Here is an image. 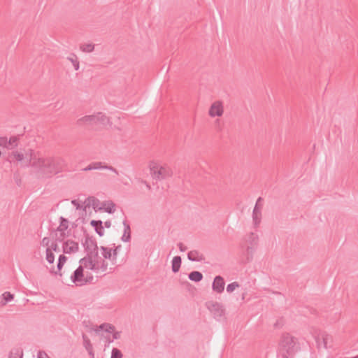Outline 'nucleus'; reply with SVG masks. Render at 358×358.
I'll return each mask as SVG.
<instances>
[{"instance_id": "nucleus-10", "label": "nucleus", "mask_w": 358, "mask_h": 358, "mask_svg": "<svg viewBox=\"0 0 358 358\" xmlns=\"http://www.w3.org/2000/svg\"><path fill=\"white\" fill-rule=\"evenodd\" d=\"M69 227V221L64 217H59V225L57 228V231L60 232V236L56 239V241L62 242L66 236L65 231Z\"/></svg>"}, {"instance_id": "nucleus-12", "label": "nucleus", "mask_w": 358, "mask_h": 358, "mask_svg": "<svg viewBox=\"0 0 358 358\" xmlns=\"http://www.w3.org/2000/svg\"><path fill=\"white\" fill-rule=\"evenodd\" d=\"M224 285L225 282L224 278L221 275H217L215 277L213 282V290L218 294H220L224 292Z\"/></svg>"}, {"instance_id": "nucleus-41", "label": "nucleus", "mask_w": 358, "mask_h": 358, "mask_svg": "<svg viewBox=\"0 0 358 358\" xmlns=\"http://www.w3.org/2000/svg\"><path fill=\"white\" fill-rule=\"evenodd\" d=\"M50 249H51L52 252V251L57 252L59 250L58 245L56 242L52 243Z\"/></svg>"}, {"instance_id": "nucleus-13", "label": "nucleus", "mask_w": 358, "mask_h": 358, "mask_svg": "<svg viewBox=\"0 0 358 358\" xmlns=\"http://www.w3.org/2000/svg\"><path fill=\"white\" fill-rule=\"evenodd\" d=\"M98 210H104L112 214L115 211V204L112 201H105L102 202L101 206L98 208Z\"/></svg>"}, {"instance_id": "nucleus-26", "label": "nucleus", "mask_w": 358, "mask_h": 358, "mask_svg": "<svg viewBox=\"0 0 358 358\" xmlns=\"http://www.w3.org/2000/svg\"><path fill=\"white\" fill-rule=\"evenodd\" d=\"M98 250H88L85 251L87 259L92 262V259H99Z\"/></svg>"}, {"instance_id": "nucleus-16", "label": "nucleus", "mask_w": 358, "mask_h": 358, "mask_svg": "<svg viewBox=\"0 0 358 358\" xmlns=\"http://www.w3.org/2000/svg\"><path fill=\"white\" fill-rule=\"evenodd\" d=\"M124 225V234L121 238V240L124 242H129L131 240V228L130 225L127 223V220L123 222Z\"/></svg>"}, {"instance_id": "nucleus-28", "label": "nucleus", "mask_w": 358, "mask_h": 358, "mask_svg": "<svg viewBox=\"0 0 358 358\" xmlns=\"http://www.w3.org/2000/svg\"><path fill=\"white\" fill-rule=\"evenodd\" d=\"M83 345L86 350H91L93 348V346L90 342V338L87 337V336L85 334H83Z\"/></svg>"}, {"instance_id": "nucleus-4", "label": "nucleus", "mask_w": 358, "mask_h": 358, "mask_svg": "<svg viewBox=\"0 0 358 358\" xmlns=\"http://www.w3.org/2000/svg\"><path fill=\"white\" fill-rule=\"evenodd\" d=\"M78 124L86 123L92 126H106L110 123V118L104 113L99 112L91 115H85L78 120Z\"/></svg>"}, {"instance_id": "nucleus-37", "label": "nucleus", "mask_w": 358, "mask_h": 358, "mask_svg": "<svg viewBox=\"0 0 358 358\" xmlns=\"http://www.w3.org/2000/svg\"><path fill=\"white\" fill-rule=\"evenodd\" d=\"M121 248V245L116 246L114 249H112V258L116 259L117 256L118 250Z\"/></svg>"}, {"instance_id": "nucleus-8", "label": "nucleus", "mask_w": 358, "mask_h": 358, "mask_svg": "<svg viewBox=\"0 0 358 358\" xmlns=\"http://www.w3.org/2000/svg\"><path fill=\"white\" fill-rule=\"evenodd\" d=\"M62 250L64 254L76 253L79 250L78 243L71 239L63 242Z\"/></svg>"}, {"instance_id": "nucleus-39", "label": "nucleus", "mask_w": 358, "mask_h": 358, "mask_svg": "<svg viewBox=\"0 0 358 358\" xmlns=\"http://www.w3.org/2000/svg\"><path fill=\"white\" fill-rule=\"evenodd\" d=\"M0 146L8 148V139L6 137H0Z\"/></svg>"}, {"instance_id": "nucleus-18", "label": "nucleus", "mask_w": 358, "mask_h": 358, "mask_svg": "<svg viewBox=\"0 0 358 358\" xmlns=\"http://www.w3.org/2000/svg\"><path fill=\"white\" fill-rule=\"evenodd\" d=\"M86 202L87 203L85 208L92 206L94 210H95L96 211L98 210V208H99V206L100 204V201L97 198L94 196H89L86 199L85 203Z\"/></svg>"}, {"instance_id": "nucleus-1", "label": "nucleus", "mask_w": 358, "mask_h": 358, "mask_svg": "<svg viewBox=\"0 0 358 358\" xmlns=\"http://www.w3.org/2000/svg\"><path fill=\"white\" fill-rule=\"evenodd\" d=\"M30 151L31 157L25 166H31L38 178H50L62 172L66 165L64 160L60 157H33V150Z\"/></svg>"}, {"instance_id": "nucleus-24", "label": "nucleus", "mask_w": 358, "mask_h": 358, "mask_svg": "<svg viewBox=\"0 0 358 358\" xmlns=\"http://www.w3.org/2000/svg\"><path fill=\"white\" fill-rule=\"evenodd\" d=\"M95 266L96 271H106L108 268V263L104 259H96Z\"/></svg>"}, {"instance_id": "nucleus-53", "label": "nucleus", "mask_w": 358, "mask_h": 358, "mask_svg": "<svg viewBox=\"0 0 358 358\" xmlns=\"http://www.w3.org/2000/svg\"><path fill=\"white\" fill-rule=\"evenodd\" d=\"M113 340H114L113 338L112 340L108 339V343L113 342Z\"/></svg>"}, {"instance_id": "nucleus-15", "label": "nucleus", "mask_w": 358, "mask_h": 358, "mask_svg": "<svg viewBox=\"0 0 358 358\" xmlns=\"http://www.w3.org/2000/svg\"><path fill=\"white\" fill-rule=\"evenodd\" d=\"M92 227L94 228L95 231L100 236H102L104 234V229L103 227V222L101 220H92L90 222Z\"/></svg>"}, {"instance_id": "nucleus-40", "label": "nucleus", "mask_w": 358, "mask_h": 358, "mask_svg": "<svg viewBox=\"0 0 358 358\" xmlns=\"http://www.w3.org/2000/svg\"><path fill=\"white\" fill-rule=\"evenodd\" d=\"M66 260H67V257L64 255H61L59 257L58 262L64 264Z\"/></svg>"}, {"instance_id": "nucleus-30", "label": "nucleus", "mask_w": 358, "mask_h": 358, "mask_svg": "<svg viewBox=\"0 0 358 358\" xmlns=\"http://www.w3.org/2000/svg\"><path fill=\"white\" fill-rule=\"evenodd\" d=\"M67 59L72 63L76 71L79 69V61L75 54H72V57H69Z\"/></svg>"}, {"instance_id": "nucleus-35", "label": "nucleus", "mask_w": 358, "mask_h": 358, "mask_svg": "<svg viewBox=\"0 0 358 358\" xmlns=\"http://www.w3.org/2000/svg\"><path fill=\"white\" fill-rule=\"evenodd\" d=\"M13 155L17 161H22L24 159V155L18 152L17 151L13 152Z\"/></svg>"}, {"instance_id": "nucleus-20", "label": "nucleus", "mask_w": 358, "mask_h": 358, "mask_svg": "<svg viewBox=\"0 0 358 358\" xmlns=\"http://www.w3.org/2000/svg\"><path fill=\"white\" fill-rule=\"evenodd\" d=\"M261 216H262L261 209L259 208V206H257V204H256L253 209V212H252V219H253L255 225H257L260 223Z\"/></svg>"}, {"instance_id": "nucleus-47", "label": "nucleus", "mask_w": 358, "mask_h": 358, "mask_svg": "<svg viewBox=\"0 0 358 358\" xmlns=\"http://www.w3.org/2000/svg\"><path fill=\"white\" fill-rule=\"evenodd\" d=\"M72 203H73V205H74L76 207L77 209H79L81 208L80 203L76 200H73Z\"/></svg>"}, {"instance_id": "nucleus-50", "label": "nucleus", "mask_w": 358, "mask_h": 358, "mask_svg": "<svg viewBox=\"0 0 358 358\" xmlns=\"http://www.w3.org/2000/svg\"><path fill=\"white\" fill-rule=\"evenodd\" d=\"M104 226L106 228H109L111 226V222L110 220H107L104 222Z\"/></svg>"}, {"instance_id": "nucleus-17", "label": "nucleus", "mask_w": 358, "mask_h": 358, "mask_svg": "<svg viewBox=\"0 0 358 358\" xmlns=\"http://www.w3.org/2000/svg\"><path fill=\"white\" fill-rule=\"evenodd\" d=\"M95 262L96 259H92V262H90V261H89L85 257L80 259L79 261L80 265L84 266V268H88L92 271H96Z\"/></svg>"}, {"instance_id": "nucleus-3", "label": "nucleus", "mask_w": 358, "mask_h": 358, "mask_svg": "<svg viewBox=\"0 0 358 358\" xmlns=\"http://www.w3.org/2000/svg\"><path fill=\"white\" fill-rule=\"evenodd\" d=\"M149 167L153 179L162 180L173 176L172 169L167 165L160 166L154 162H150Z\"/></svg>"}, {"instance_id": "nucleus-27", "label": "nucleus", "mask_w": 358, "mask_h": 358, "mask_svg": "<svg viewBox=\"0 0 358 358\" xmlns=\"http://www.w3.org/2000/svg\"><path fill=\"white\" fill-rule=\"evenodd\" d=\"M3 301L1 302V306H5L8 302L12 301L14 298V295L10 292H5L2 294Z\"/></svg>"}, {"instance_id": "nucleus-43", "label": "nucleus", "mask_w": 358, "mask_h": 358, "mask_svg": "<svg viewBox=\"0 0 358 358\" xmlns=\"http://www.w3.org/2000/svg\"><path fill=\"white\" fill-rule=\"evenodd\" d=\"M178 248H179V250H180L181 252H185V251H186V250H187V247H186V246H185V245H183V243H179L178 244Z\"/></svg>"}, {"instance_id": "nucleus-21", "label": "nucleus", "mask_w": 358, "mask_h": 358, "mask_svg": "<svg viewBox=\"0 0 358 358\" xmlns=\"http://www.w3.org/2000/svg\"><path fill=\"white\" fill-rule=\"evenodd\" d=\"M182 259L180 256H175L172 259L171 268L173 273H178L180 268Z\"/></svg>"}, {"instance_id": "nucleus-11", "label": "nucleus", "mask_w": 358, "mask_h": 358, "mask_svg": "<svg viewBox=\"0 0 358 358\" xmlns=\"http://www.w3.org/2000/svg\"><path fill=\"white\" fill-rule=\"evenodd\" d=\"M315 339L319 348H320V340H322V345L324 348H327L328 344H330L332 341V337L326 332L318 334L315 336Z\"/></svg>"}, {"instance_id": "nucleus-22", "label": "nucleus", "mask_w": 358, "mask_h": 358, "mask_svg": "<svg viewBox=\"0 0 358 358\" xmlns=\"http://www.w3.org/2000/svg\"><path fill=\"white\" fill-rule=\"evenodd\" d=\"M203 274L197 271H192L189 273L188 278L190 280L198 282L203 279Z\"/></svg>"}, {"instance_id": "nucleus-51", "label": "nucleus", "mask_w": 358, "mask_h": 358, "mask_svg": "<svg viewBox=\"0 0 358 358\" xmlns=\"http://www.w3.org/2000/svg\"><path fill=\"white\" fill-rule=\"evenodd\" d=\"M262 200V197H259L257 202H256V204H257V206H259V203L261 202V201Z\"/></svg>"}, {"instance_id": "nucleus-31", "label": "nucleus", "mask_w": 358, "mask_h": 358, "mask_svg": "<svg viewBox=\"0 0 358 358\" xmlns=\"http://www.w3.org/2000/svg\"><path fill=\"white\" fill-rule=\"evenodd\" d=\"M46 260L49 264H52L55 260V255L49 248L46 249Z\"/></svg>"}, {"instance_id": "nucleus-9", "label": "nucleus", "mask_w": 358, "mask_h": 358, "mask_svg": "<svg viewBox=\"0 0 358 358\" xmlns=\"http://www.w3.org/2000/svg\"><path fill=\"white\" fill-rule=\"evenodd\" d=\"M224 109L222 102L220 101H216L210 106L208 114L212 117L215 116L220 117L222 115Z\"/></svg>"}, {"instance_id": "nucleus-19", "label": "nucleus", "mask_w": 358, "mask_h": 358, "mask_svg": "<svg viewBox=\"0 0 358 358\" xmlns=\"http://www.w3.org/2000/svg\"><path fill=\"white\" fill-rule=\"evenodd\" d=\"M91 164L92 165L94 170L99 169H104L110 170V171L114 172L117 175L119 174L118 171L115 168H114L111 166H108V165L103 166L102 163L100 162H92Z\"/></svg>"}, {"instance_id": "nucleus-29", "label": "nucleus", "mask_w": 358, "mask_h": 358, "mask_svg": "<svg viewBox=\"0 0 358 358\" xmlns=\"http://www.w3.org/2000/svg\"><path fill=\"white\" fill-rule=\"evenodd\" d=\"M80 49L85 52H92L94 49V45L92 43L83 44Z\"/></svg>"}, {"instance_id": "nucleus-7", "label": "nucleus", "mask_w": 358, "mask_h": 358, "mask_svg": "<svg viewBox=\"0 0 358 358\" xmlns=\"http://www.w3.org/2000/svg\"><path fill=\"white\" fill-rule=\"evenodd\" d=\"M82 229L84 231L85 236V241L82 242L85 251L99 250V247L97 245L95 238L90 236L87 231L84 229V227H82Z\"/></svg>"}, {"instance_id": "nucleus-6", "label": "nucleus", "mask_w": 358, "mask_h": 358, "mask_svg": "<svg viewBox=\"0 0 358 358\" xmlns=\"http://www.w3.org/2000/svg\"><path fill=\"white\" fill-rule=\"evenodd\" d=\"M71 279L76 285H83L89 282L87 278L84 277V266L80 265L73 273Z\"/></svg>"}, {"instance_id": "nucleus-38", "label": "nucleus", "mask_w": 358, "mask_h": 358, "mask_svg": "<svg viewBox=\"0 0 358 358\" xmlns=\"http://www.w3.org/2000/svg\"><path fill=\"white\" fill-rule=\"evenodd\" d=\"M64 264H62V263H59V262H57V271H51L52 273H54L55 275H59L60 276H62V273H61V270L63 267Z\"/></svg>"}, {"instance_id": "nucleus-32", "label": "nucleus", "mask_w": 358, "mask_h": 358, "mask_svg": "<svg viewBox=\"0 0 358 358\" xmlns=\"http://www.w3.org/2000/svg\"><path fill=\"white\" fill-rule=\"evenodd\" d=\"M240 285L238 282H233L227 286V292H232L236 288L239 287Z\"/></svg>"}, {"instance_id": "nucleus-48", "label": "nucleus", "mask_w": 358, "mask_h": 358, "mask_svg": "<svg viewBox=\"0 0 358 358\" xmlns=\"http://www.w3.org/2000/svg\"><path fill=\"white\" fill-rule=\"evenodd\" d=\"M87 351L88 352L91 358H94V352L93 348H92L91 350H88Z\"/></svg>"}, {"instance_id": "nucleus-36", "label": "nucleus", "mask_w": 358, "mask_h": 358, "mask_svg": "<svg viewBox=\"0 0 358 358\" xmlns=\"http://www.w3.org/2000/svg\"><path fill=\"white\" fill-rule=\"evenodd\" d=\"M250 239L251 245H256L257 243L258 237L254 233H250Z\"/></svg>"}, {"instance_id": "nucleus-49", "label": "nucleus", "mask_w": 358, "mask_h": 358, "mask_svg": "<svg viewBox=\"0 0 358 358\" xmlns=\"http://www.w3.org/2000/svg\"><path fill=\"white\" fill-rule=\"evenodd\" d=\"M141 182L143 184H145V186H146V187L148 189H151V187L150 185H149V183H148L145 180H141Z\"/></svg>"}, {"instance_id": "nucleus-46", "label": "nucleus", "mask_w": 358, "mask_h": 358, "mask_svg": "<svg viewBox=\"0 0 358 358\" xmlns=\"http://www.w3.org/2000/svg\"><path fill=\"white\" fill-rule=\"evenodd\" d=\"M84 171H88L91 170H94L92 164H90L87 166L82 169Z\"/></svg>"}, {"instance_id": "nucleus-45", "label": "nucleus", "mask_w": 358, "mask_h": 358, "mask_svg": "<svg viewBox=\"0 0 358 358\" xmlns=\"http://www.w3.org/2000/svg\"><path fill=\"white\" fill-rule=\"evenodd\" d=\"M120 338V332H119V331L113 332V338L114 340L119 339Z\"/></svg>"}, {"instance_id": "nucleus-33", "label": "nucleus", "mask_w": 358, "mask_h": 358, "mask_svg": "<svg viewBox=\"0 0 358 358\" xmlns=\"http://www.w3.org/2000/svg\"><path fill=\"white\" fill-rule=\"evenodd\" d=\"M111 358H122V352L119 349L114 348L111 352Z\"/></svg>"}, {"instance_id": "nucleus-5", "label": "nucleus", "mask_w": 358, "mask_h": 358, "mask_svg": "<svg viewBox=\"0 0 358 358\" xmlns=\"http://www.w3.org/2000/svg\"><path fill=\"white\" fill-rule=\"evenodd\" d=\"M206 306L217 320H220L224 316L225 310L220 303L212 301H208L206 303Z\"/></svg>"}, {"instance_id": "nucleus-55", "label": "nucleus", "mask_w": 358, "mask_h": 358, "mask_svg": "<svg viewBox=\"0 0 358 358\" xmlns=\"http://www.w3.org/2000/svg\"><path fill=\"white\" fill-rule=\"evenodd\" d=\"M48 358H50V357H48Z\"/></svg>"}, {"instance_id": "nucleus-54", "label": "nucleus", "mask_w": 358, "mask_h": 358, "mask_svg": "<svg viewBox=\"0 0 358 358\" xmlns=\"http://www.w3.org/2000/svg\"><path fill=\"white\" fill-rule=\"evenodd\" d=\"M320 346L322 345V340H320Z\"/></svg>"}, {"instance_id": "nucleus-23", "label": "nucleus", "mask_w": 358, "mask_h": 358, "mask_svg": "<svg viewBox=\"0 0 358 358\" xmlns=\"http://www.w3.org/2000/svg\"><path fill=\"white\" fill-rule=\"evenodd\" d=\"M115 327L113 324L108 323H103L99 325L97 329H95L96 331H99L100 330H104L106 332L112 333L115 331Z\"/></svg>"}, {"instance_id": "nucleus-14", "label": "nucleus", "mask_w": 358, "mask_h": 358, "mask_svg": "<svg viewBox=\"0 0 358 358\" xmlns=\"http://www.w3.org/2000/svg\"><path fill=\"white\" fill-rule=\"evenodd\" d=\"M187 258L192 262H201L205 259L203 254H201L198 250H191L187 253Z\"/></svg>"}, {"instance_id": "nucleus-52", "label": "nucleus", "mask_w": 358, "mask_h": 358, "mask_svg": "<svg viewBox=\"0 0 358 358\" xmlns=\"http://www.w3.org/2000/svg\"><path fill=\"white\" fill-rule=\"evenodd\" d=\"M93 277L91 275L90 277H88L87 279L89 280V282L92 280Z\"/></svg>"}, {"instance_id": "nucleus-25", "label": "nucleus", "mask_w": 358, "mask_h": 358, "mask_svg": "<svg viewBox=\"0 0 358 358\" xmlns=\"http://www.w3.org/2000/svg\"><path fill=\"white\" fill-rule=\"evenodd\" d=\"M100 250L101 251L102 255L104 259H110L112 258V249L105 246H101Z\"/></svg>"}, {"instance_id": "nucleus-2", "label": "nucleus", "mask_w": 358, "mask_h": 358, "mask_svg": "<svg viewBox=\"0 0 358 358\" xmlns=\"http://www.w3.org/2000/svg\"><path fill=\"white\" fill-rule=\"evenodd\" d=\"M301 350L298 340L289 333H283L281 335L278 351L282 358H293Z\"/></svg>"}, {"instance_id": "nucleus-44", "label": "nucleus", "mask_w": 358, "mask_h": 358, "mask_svg": "<svg viewBox=\"0 0 358 358\" xmlns=\"http://www.w3.org/2000/svg\"><path fill=\"white\" fill-rule=\"evenodd\" d=\"M49 242H50V239H49V238H48V237H45V238H43V240H42V244H43V245H46V246H48V245H49Z\"/></svg>"}, {"instance_id": "nucleus-34", "label": "nucleus", "mask_w": 358, "mask_h": 358, "mask_svg": "<svg viewBox=\"0 0 358 358\" xmlns=\"http://www.w3.org/2000/svg\"><path fill=\"white\" fill-rule=\"evenodd\" d=\"M19 138L17 136H13L9 138L8 141V145H10L13 147H16L17 145V142L18 141Z\"/></svg>"}, {"instance_id": "nucleus-42", "label": "nucleus", "mask_w": 358, "mask_h": 358, "mask_svg": "<svg viewBox=\"0 0 358 358\" xmlns=\"http://www.w3.org/2000/svg\"><path fill=\"white\" fill-rule=\"evenodd\" d=\"M48 355L44 351H39L38 352V358H48Z\"/></svg>"}]
</instances>
